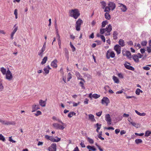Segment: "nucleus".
<instances>
[{
  "mask_svg": "<svg viewBox=\"0 0 151 151\" xmlns=\"http://www.w3.org/2000/svg\"><path fill=\"white\" fill-rule=\"evenodd\" d=\"M39 103L40 105L42 107H45L46 106V102L45 101L42 100H40L39 101Z\"/></svg>",
  "mask_w": 151,
  "mask_h": 151,
  "instance_id": "nucleus-25",
  "label": "nucleus"
},
{
  "mask_svg": "<svg viewBox=\"0 0 151 151\" xmlns=\"http://www.w3.org/2000/svg\"><path fill=\"white\" fill-rule=\"evenodd\" d=\"M118 34V33H117V32H116V31H114V32L113 33V37L114 38V40H116L117 39V35Z\"/></svg>",
  "mask_w": 151,
  "mask_h": 151,
  "instance_id": "nucleus-31",
  "label": "nucleus"
},
{
  "mask_svg": "<svg viewBox=\"0 0 151 151\" xmlns=\"http://www.w3.org/2000/svg\"><path fill=\"white\" fill-rule=\"evenodd\" d=\"M105 120L107 122V124L109 125H110L111 124V119L109 114H107L105 116Z\"/></svg>",
  "mask_w": 151,
  "mask_h": 151,
  "instance_id": "nucleus-13",
  "label": "nucleus"
},
{
  "mask_svg": "<svg viewBox=\"0 0 151 151\" xmlns=\"http://www.w3.org/2000/svg\"><path fill=\"white\" fill-rule=\"evenodd\" d=\"M101 102L102 104H105L106 106H107L110 103V101L107 97H104L102 99Z\"/></svg>",
  "mask_w": 151,
  "mask_h": 151,
  "instance_id": "nucleus-10",
  "label": "nucleus"
},
{
  "mask_svg": "<svg viewBox=\"0 0 151 151\" xmlns=\"http://www.w3.org/2000/svg\"><path fill=\"white\" fill-rule=\"evenodd\" d=\"M47 56L45 57L43 59L42 61L41 62V64L42 65H43L44 64H45L46 63V62L47 60Z\"/></svg>",
  "mask_w": 151,
  "mask_h": 151,
  "instance_id": "nucleus-32",
  "label": "nucleus"
},
{
  "mask_svg": "<svg viewBox=\"0 0 151 151\" xmlns=\"http://www.w3.org/2000/svg\"><path fill=\"white\" fill-rule=\"evenodd\" d=\"M72 78L71 74L70 73H68L67 77V80L68 81H69L70 79Z\"/></svg>",
  "mask_w": 151,
  "mask_h": 151,
  "instance_id": "nucleus-43",
  "label": "nucleus"
},
{
  "mask_svg": "<svg viewBox=\"0 0 151 151\" xmlns=\"http://www.w3.org/2000/svg\"><path fill=\"white\" fill-rule=\"evenodd\" d=\"M0 140H1L3 141H4L5 140V138L2 134H0Z\"/></svg>",
  "mask_w": 151,
  "mask_h": 151,
  "instance_id": "nucleus-46",
  "label": "nucleus"
},
{
  "mask_svg": "<svg viewBox=\"0 0 151 151\" xmlns=\"http://www.w3.org/2000/svg\"><path fill=\"white\" fill-rule=\"evenodd\" d=\"M86 147L89 150L96 151V149L95 147L94 146H91L90 145H88Z\"/></svg>",
  "mask_w": 151,
  "mask_h": 151,
  "instance_id": "nucleus-24",
  "label": "nucleus"
},
{
  "mask_svg": "<svg viewBox=\"0 0 151 151\" xmlns=\"http://www.w3.org/2000/svg\"><path fill=\"white\" fill-rule=\"evenodd\" d=\"M4 88V86L2 85V83L0 82V91H2Z\"/></svg>",
  "mask_w": 151,
  "mask_h": 151,
  "instance_id": "nucleus-53",
  "label": "nucleus"
},
{
  "mask_svg": "<svg viewBox=\"0 0 151 151\" xmlns=\"http://www.w3.org/2000/svg\"><path fill=\"white\" fill-rule=\"evenodd\" d=\"M135 46L137 49H139L141 47L139 43L135 44Z\"/></svg>",
  "mask_w": 151,
  "mask_h": 151,
  "instance_id": "nucleus-51",
  "label": "nucleus"
},
{
  "mask_svg": "<svg viewBox=\"0 0 151 151\" xmlns=\"http://www.w3.org/2000/svg\"><path fill=\"white\" fill-rule=\"evenodd\" d=\"M96 125L97 127L96 131L97 132H99V130L100 129L101 125V124H99L98 123L96 124Z\"/></svg>",
  "mask_w": 151,
  "mask_h": 151,
  "instance_id": "nucleus-34",
  "label": "nucleus"
},
{
  "mask_svg": "<svg viewBox=\"0 0 151 151\" xmlns=\"http://www.w3.org/2000/svg\"><path fill=\"white\" fill-rule=\"evenodd\" d=\"M14 14L15 16L16 19H17L18 18L17 15H18V12H17V9H15L14 12Z\"/></svg>",
  "mask_w": 151,
  "mask_h": 151,
  "instance_id": "nucleus-42",
  "label": "nucleus"
},
{
  "mask_svg": "<svg viewBox=\"0 0 151 151\" xmlns=\"http://www.w3.org/2000/svg\"><path fill=\"white\" fill-rule=\"evenodd\" d=\"M64 51L65 52V56L68 59L69 58V52L66 48H65Z\"/></svg>",
  "mask_w": 151,
  "mask_h": 151,
  "instance_id": "nucleus-35",
  "label": "nucleus"
},
{
  "mask_svg": "<svg viewBox=\"0 0 151 151\" xmlns=\"http://www.w3.org/2000/svg\"><path fill=\"white\" fill-rule=\"evenodd\" d=\"M129 65H127V63H125L124 64L125 67L127 69L133 71L134 70V68L132 66L130 65L129 63H127Z\"/></svg>",
  "mask_w": 151,
  "mask_h": 151,
  "instance_id": "nucleus-17",
  "label": "nucleus"
},
{
  "mask_svg": "<svg viewBox=\"0 0 151 151\" xmlns=\"http://www.w3.org/2000/svg\"><path fill=\"white\" fill-rule=\"evenodd\" d=\"M0 70L3 75H5L7 72L6 70L3 67L0 68Z\"/></svg>",
  "mask_w": 151,
  "mask_h": 151,
  "instance_id": "nucleus-29",
  "label": "nucleus"
},
{
  "mask_svg": "<svg viewBox=\"0 0 151 151\" xmlns=\"http://www.w3.org/2000/svg\"><path fill=\"white\" fill-rule=\"evenodd\" d=\"M143 69L145 70H148L150 69V68L147 66H144L143 67Z\"/></svg>",
  "mask_w": 151,
  "mask_h": 151,
  "instance_id": "nucleus-60",
  "label": "nucleus"
},
{
  "mask_svg": "<svg viewBox=\"0 0 151 151\" xmlns=\"http://www.w3.org/2000/svg\"><path fill=\"white\" fill-rule=\"evenodd\" d=\"M118 76L120 78H123V75L121 73H119L118 74Z\"/></svg>",
  "mask_w": 151,
  "mask_h": 151,
  "instance_id": "nucleus-59",
  "label": "nucleus"
},
{
  "mask_svg": "<svg viewBox=\"0 0 151 151\" xmlns=\"http://www.w3.org/2000/svg\"><path fill=\"white\" fill-rule=\"evenodd\" d=\"M102 5L103 6L102 8L103 9H104V8L106 7V2L104 1H102L101 2Z\"/></svg>",
  "mask_w": 151,
  "mask_h": 151,
  "instance_id": "nucleus-45",
  "label": "nucleus"
},
{
  "mask_svg": "<svg viewBox=\"0 0 151 151\" xmlns=\"http://www.w3.org/2000/svg\"><path fill=\"white\" fill-rule=\"evenodd\" d=\"M108 22L107 20L103 21L102 23L101 26L102 27H104L108 23Z\"/></svg>",
  "mask_w": 151,
  "mask_h": 151,
  "instance_id": "nucleus-37",
  "label": "nucleus"
},
{
  "mask_svg": "<svg viewBox=\"0 0 151 151\" xmlns=\"http://www.w3.org/2000/svg\"><path fill=\"white\" fill-rule=\"evenodd\" d=\"M89 101V100L86 98L85 99V100L84 102V103L85 104H88V101Z\"/></svg>",
  "mask_w": 151,
  "mask_h": 151,
  "instance_id": "nucleus-62",
  "label": "nucleus"
},
{
  "mask_svg": "<svg viewBox=\"0 0 151 151\" xmlns=\"http://www.w3.org/2000/svg\"><path fill=\"white\" fill-rule=\"evenodd\" d=\"M80 104V102H78V103H75V102H73V106L74 107L77 106L78 105Z\"/></svg>",
  "mask_w": 151,
  "mask_h": 151,
  "instance_id": "nucleus-61",
  "label": "nucleus"
},
{
  "mask_svg": "<svg viewBox=\"0 0 151 151\" xmlns=\"http://www.w3.org/2000/svg\"><path fill=\"white\" fill-rule=\"evenodd\" d=\"M79 84L80 85L82 88L85 89V87L84 85V83L82 81H80L79 82Z\"/></svg>",
  "mask_w": 151,
  "mask_h": 151,
  "instance_id": "nucleus-47",
  "label": "nucleus"
},
{
  "mask_svg": "<svg viewBox=\"0 0 151 151\" xmlns=\"http://www.w3.org/2000/svg\"><path fill=\"white\" fill-rule=\"evenodd\" d=\"M88 119L92 122H94L96 121V120L94 118V116L91 114H89L88 115Z\"/></svg>",
  "mask_w": 151,
  "mask_h": 151,
  "instance_id": "nucleus-23",
  "label": "nucleus"
},
{
  "mask_svg": "<svg viewBox=\"0 0 151 151\" xmlns=\"http://www.w3.org/2000/svg\"><path fill=\"white\" fill-rule=\"evenodd\" d=\"M137 114L140 116H145L146 115V113H140L139 112Z\"/></svg>",
  "mask_w": 151,
  "mask_h": 151,
  "instance_id": "nucleus-57",
  "label": "nucleus"
},
{
  "mask_svg": "<svg viewBox=\"0 0 151 151\" xmlns=\"http://www.w3.org/2000/svg\"><path fill=\"white\" fill-rule=\"evenodd\" d=\"M70 45L71 48L72 49V51L73 52L75 51L76 50V48L72 44L71 42H70Z\"/></svg>",
  "mask_w": 151,
  "mask_h": 151,
  "instance_id": "nucleus-41",
  "label": "nucleus"
},
{
  "mask_svg": "<svg viewBox=\"0 0 151 151\" xmlns=\"http://www.w3.org/2000/svg\"><path fill=\"white\" fill-rule=\"evenodd\" d=\"M105 18L107 20H110L111 18V16L108 12L106 13L104 15Z\"/></svg>",
  "mask_w": 151,
  "mask_h": 151,
  "instance_id": "nucleus-30",
  "label": "nucleus"
},
{
  "mask_svg": "<svg viewBox=\"0 0 151 151\" xmlns=\"http://www.w3.org/2000/svg\"><path fill=\"white\" fill-rule=\"evenodd\" d=\"M48 150L49 151H56V145L55 143L52 144L48 147Z\"/></svg>",
  "mask_w": 151,
  "mask_h": 151,
  "instance_id": "nucleus-11",
  "label": "nucleus"
},
{
  "mask_svg": "<svg viewBox=\"0 0 151 151\" xmlns=\"http://www.w3.org/2000/svg\"><path fill=\"white\" fill-rule=\"evenodd\" d=\"M115 53L114 51L110 49L106 52V56L107 59H109L110 58H113L115 57Z\"/></svg>",
  "mask_w": 151,
  "mask_h": 151,
  "instance_id": "nucleus-3",
  "label": "nucleus"
},
{
  "mask_svg": "<svg viewBox=\"0 0 151 151\" xmlns=\"http://www.w3.org/2000/svg\"><path fill=\"white\" fill-rule=\"evenodd\" d=\"M147 42L146 41H143L141 42V45L143 46H145L146 45Z\"/></svg>",
  "mask_w": 151,
  "mask_h": 151,
  "instance_id": "nucleus-56",
  "label": "nucleus"
},
{
  "mask_svg": "<svg viewBox=\"0 0 151 151\" xmlns=\"http://www.w3.org/2000/svg\"><path fill=\"white\" fill-rule=\"evenodd\" d=\"M58 45H59V48H61V41L60 39H58Z\"/></svg>",
  "mask_w": 151,
  "mask_h": 151,
  "instance_id": "nucleus-49",
  "label": "nucleus"
},
{
  "mask_svg": "<svg viewBox=\"0 0 151 151\" xmlns=\"http://www.w3.org/2000/svg\"><path fill=\"white\" fill-rule=\"evenodd\" d=\"M97 37H100L102 40L104 42H105L106 41V40L105 37L104 36L101 35H99V34L97 35Z\"/></svg>",
  "mask_w": 151,
  "mask_h": 151,
  "instance_id": "nucleus-36",
  "label": "nucleus"
},
{
  "mask_svg": "<svg viewBox=\"0 0 151 151\" xmlns=\"http://www.w3.org/2000/svg\"><path fill=\"white\" fill-rule=\"evenodd\" d=\"M75 75L77 77L78 79L81 80L83 81L84 82H85V80L82 78V76L80 75L79 72L77 71L76 72H75Z\"/></svg>",
  "mask_w": 151,
  "mask_h": 151,
  "instance_id": "nucleus-19",
  "label": "nucleus"
},
{
  "mask_svg": "<svg viewBox=\"0 0 151 151\" xmlns=\"http://www.w3.org/2000/svg\"><path fill=\"white\" fill-rule=\"evenodd\" d=\"M147 51L148 53H150L151 52V47H147Z\"/></svg>",
  "mask_w": 151,
  "mask_h": 151,
  "instance_id": "nucleus-50",
  "label": "nucleus"
},
{
  "mask_svg": "<svg viewBox=\"0 0 151 151\" xmlns=\"http://www.w3.org/2000/svg\"><path fill=\"white\" fill-rule=\"evenodd\" d=\"M40 109L39 106L38 104H34L32 106V112H34Z\"/></svg>",
  "mask_w": 151,
  "mask_h": 151,
  "instance_id": "nucleus-21",
  "label": "nucleus"
},
{
  "mask_svg": "<svg viewBox=\"0 0 151 151\" xmlns=\"http://www.w3.org/2000/svg\"><path fill=\"white\" fill-rule=\"evenodd\" d=\"M119 45H120L121 47L122 46V47H123L125 45L124 41L122 39H120L119 40Z\"/></svg>",
  "mask_w": 151,
  "mask_h": 151,
  "instance_id": "nucleus-27",
  "label": "nucleus"
},
{
  "mask_svg": "<svg viewBox=\"0 0 151 151\" xmlns=\"http://www.w3.org/2000/svg\"><path fill=\"white\" fill-rule=\"evenodd\" d=\"M69 13L70 16L76 19H77L80 14L79 11L76 9L69 10Z\"/></svg>",
  "mask_w": 151,
  "mask_h": 151,
  "instance_id": "nucleus-1",
  "label": "nucleus"
},
{
  "mask_svg": "<svg viewBox=\"0 0 151 151\" xmlns=\"http://www.w3.org/2000/svg\"><path fill=\"white\" fill-rule=\"evenodd\" d=\"M140 92V89L139 88H137L136 91L135 93H136L137 95H139V94Z\"/></svg>",
  "mask_w": 151,
  "mask_h": 151,
  "instance_id": "nucleus-54",
  "label": "nucleus"
},
{
  "mask_svg": "<svg viewBox=\"0 0 151 151\" xmlns=\"http://www.w3.org/2000/svg\"><path fill=\"white\" fill-rule=\"evenodd\" d=\"M58 63L57 60L55 59L51 63V66L53 68H56L58 66L57 63Z\"/></svg>",
  "mask_w": 151,
  "mask_h": 151,
  "instance_id": "nucleus-18",
  "label": "nucleus"
},
{
  "mask_svg": "<svg viewBox=\"0 0 151 151\" xmlns=\"http://www.w3.org/2000/svg\"><path fill=\"white\" fill-rule=\"evenodd\" d=\"M50 69H51V68L50 67V66L48 65L45 67L43 70L46 74H47L49 73V70Z\"/></svg>",
  "mask_w": 151,
  "mask_h": 151,
  "instance_id": "nucleus-22",
  "label": "nucleus"
},
{
  "mask_svg": "<svg viewBox=\"0 0 151 151\" xmlns=\"http://www.w3.org/2000/svg\"><path fill=\"white\" fill-rule=\"evenodd\" d=\"M121 47L119 45H116L114 46V49L115 50L118 55L120 54L121 52Z\"/></svg>",
  "mask_w": 151,
  "mask_h": 151,
  "instance_id": "nucleus-9",
  "label": "nucleus"
},
{
  "mask_svg": "<svg viewBox=\"0 0 151 151\" xmlns=\"http://www.w3.org/2000/svg\"><path fill=\"white\" fill-rule=\"evenodd\" d=\"M100 96V95L96 93L93 94L92 95V93H90L89 94L88 96V97L90 99H92V98H93L95 99H97Z\"/></svg>",
  "mask_w": 151,
  "mask_h": 151,
  "instance_id": "nucleus-14",
  "label": "nucleus"
},
{
  "mask_svg": "<svg viewBox=\"0 0 151 151\" xmlns=\"http://www.w3.org/2000/svg\"><path fill=\"white\" fill-rule=\"evenodd\" d=\"M132 58L134 61L137 63H138L139 62V59H138V57L136 55H133L132 56Z\"/></svg>",
  "mask_w": 151,
  "mask_h": 151,
  "instance_id": "nucleus-26",
  "label": "nucleus"
},
{
  "mask_svg": "<svg viewBox=\"0 0 151 151\" xmlns=\"http://www.w3.org/2000/svg\"><path fill=\"white\" fill-rule=\"evenodd\" d=\"M14 29L13 30V32L15 33L18 29V27L16 26V25H15L14 27Z\"/></svg>",
  "mask_w": 151,
  "mask_h": 151,
  "instance_id": "nucleus-52",
  "label": "nucleus"
},
{
  "mask_svg": "<svg viewBox=\"0 0 151 151\" xmlns=\"http://www.w3.org/2000/svg\"><path fill=\"white\" fill-rule=\"evenodd\" d=\"M119 6L121 7V9L122 11L124 12L126 11L127 8L126 6L121 3H119Z\"/></svg>",
  "mask_w": 151,
  "mask_h": 151,
  "instance_id": "nucleus-20",
  "label": "nucleus"
},
{
  "mask_svg": "<svg viewBox=\"0 0 151 151\" xmlns=\"http://www.w3.org/2000/svg\"><path fill=\"white\" fill-rule=\"evenodd\" d=\"M122 53L124 55L127 56L128 58H130L131 57V53L129 51L124 49L122 50Z\"/></svg>",
  "mask_w": 151,
  "mask_h": 151,
  "instance_id": "nucleus-12",
  "label": "nucleus"
},
{
  "mask_svg": "<svg viewBox=\"0 0 151 151\" xmlns=\"http://www.w3.org/2000/svg\"><path fill=\"white\" fill-rule=\"evenodd\" d=\"M98 137L100 139H101L102 140H104V138L102 137L101 134H99Z\"/></svg>",
  "mask_w": 151,
  "mask_h": 151,
  "instance_id": "nucleus-63",
  "label": "nucleus"
},
{
  "mask_svg": "<svg viewBox=\"0 0 151 151\" xmlns=\"http://www.w3.org/2000/svg\"><path fill=\"white\" fill-rule=\"evenodd\" d=\"M112 26L111 24H109L108 27H106L105 29H100V33L101 34H103L104 32H106L105 33L106 35H110V32L112 30Z\"/></svg>",
  "mask_w": 151,
  "mask_h": 151,
  "instance_id": "nucleus-2",
  "label": "nucleus"
},
{
  "mask_svg": "<svg viewBox=\"0 0 151 151\" xmlns=\"http://www.w3.org/2000/svg\"><path fill=\"white\" fill-rule=\"evenodd\" d=\"M110 88V87L109 86L107 85L105 86L104 87V89L106 91H107L108 89Z\"/></svg>",
  "mask_w": 151,
  "mask_h": 151,
  "instance_id": "nucleus-48",
  "label": "nucleus"
},
{
  "mask_svg": "<svg viewBox=\"0 0 151 151\" xmlns=\"http://www.w3.org/2000/svg\"><path fill=\"white\" fill-rule=\"evenodd\" d=\"M46 44V42H45L42 47L38 52V55L41 57H42L43 56V52L45 50Z\"/></svg>",
  "mask_w": 151,
  "mask_h": 151,
  "instance_id": "nucleus-7",
  "label": "nucleus"
},
{
  "mask_svg": "<svg viewBox=\"0 0 151 151\" xmlns=\"http://www.w3.org/2000/svg\"><path fill=\"white\" fill-rule=\"evenodd\" d=\"M57 138V139L54 138L52 136H50L48 135H46L45 136V138L48 140L52 142H58L60 140V138H59L57 137H55Z\"/></svg>",
  "mask_w": 151,
  "mask_h": 151,
  "instance_id": "nucleus-4",
  "label": "nucleus"
},
{
  "mask_svg": "<svg viewBox=\"0 0 151 151\" xmlns=\"http://www.w3.org/2000/svg\"><path fill=\"white\" fill-rule=\"evenodd\" d=\"M83 22L81 19H79L76 24V29L77 31H79L80 30L81 24L83 23Z\"/></svg>",
  "mask_w": 151,
  "mask_h": 151,
  "instance_id": "nucleus-6",
  "label": "nucleus"
},
{
  "mask_svg": "<svg viewBox=\"0 0 151 151\" xmlns=\"http://www.w3.org/2000/svg\"><path fill=\"white\" fill-rule=\"evenodd\" d=\"M151 134V131L147 130V131L145 133V137H148Z\"/></svg>",
  "mask_w": 151,
  "mask_h": 151,
  "instance_id": "nucleus-38",
  "label": "nucleus"
},
{
  "mask_svg": "<svg viewBox=\"0 0 151 151\" xmlns=\"http://www.w3.org/2000/svg\"><path fill=\"white\" fill-rule=\"evenodd\" d=\"M104 12H106V13L109 12H110V10H111L110 9V8L108 6H106L104 8Z\"/></svg>",
  "mask_w": 151,
  "mask_h": 151,
  "instance_id": "nucleus-33",
  "label": "nucleus"
},
{
  "mask_svg": "<svg viewBox=\"0 0 151 151\" xmlns=\"http://www.w3.org/2000/svg\"><path fill=\"white\" fill-rule=\"evenodd\" d=\"M108 6L111 10H113L115 8L116 5L113 2H109L108 4Z\"/></svg>",
  "mask_w": 151,
  "mask_h": 151,
  "instance_id": "nucleus-15",
  "label": "nucleus"
},
{
  "mask_svg": "<svg viewBox=\"0 0 151 151\" xmlns=\"http://www.w3.org/2000/svg\"><path fill=\"white\" fill-rule=\"evenodd\" d=\"M112 78L114 83L117 84L119 83V81L116 77L114 76H113Z\"/></svg>",
  "mask_w": 151,
  "mask_h": 151,
  "instance_id": "nucleus-28",
  "label": "nucleus"
},
{
  "mask_svg": "<svg viewBox=\"0 0 151 151\" xmlns=\"http://www.w3.org/2000/svg\"><path fill=\"white\" fill-rule=\"evenodd\" d=\"M130 123L134 126L136 127H137L138 125H137L135 122H130Z\"/></svg>",
  "mask_w": 151,
  "mask_h": 151,
  "instance_id": "nucleus-55",
  "label": "nucleus"
},
{
  "mask_svg": "<svg viewBox=\"0 0 151 151\" xmlns=\"http://www.w3.org/2000/svg\"><path fill=\"white\" fill-rule=\"evenodd\" d=\"M5 74L6 75V78L7 79L10 81L13 78L12 74L9 69L7 71L6 73Z\"/></svg>",
  "mask_w": 151,
  "mask_h": 151,
  "instance_id": "nucleus-8",
  "label": "nucleus"
},
{
  "mask_svg": "<svg viewBox=\"0 0 151 151\" xmlns=\"http://www.w3.org/2000/svg\"><path fill=\"white\" fill-rule=\"evenodd\" d=\"M52 125L55 129L60 130H63L66 126V125L64 123L63 124H60L58 123H54Z\"/></svg>",
  "mask_w": 151,
  "mask_h": 151,
  "instance_id": "nucleus-5",
  "label": "nucleus"
},
{
  "mask_svg": "<svg viewBox=\"0 0 151 151\" xmlns=\"http://www.w3.org/2000/svg\"><path fill=\"white\" fill-rule=\"evenodd\" d=\"M135 135H137V136H143L144 135V133H142L139 134V133H135Z\"/></svg>",
  "mask_w": 151,
  "mask_h": 151,
  "instance_id": "nucleus-58",
  "label": "nucleus"
},
{
  "mask_svg": "<svg viewBox=\"0 0 151 151\" xmlns=\"http://www.w3.org/2000/svg\"><path fill=\"white\" fill-rule=\"evenodd\" d=\"M87 139L88 141L90 144H92L93 143L94 141H93V140L92 139L89 137H88L87 138Z\"/></svg>",
  "mask_w": 151,
  "mask_h": 151,
  "instance_id": "nucleus-40",
  "label": "nucleus"
},
{
  "mask_svg": "<svg viewBox=\"0 0 151 151\" xmlns=\"http://www.w3.org/2000/svg\"><path fill=\"white\" fill-rule=\"evenodd\" d=\"M135 142L137 144H138L139 143H142V141L140 139H137L135 140Z\"/></svg>",
  "mask_w": 151,
  "mask_h": 151,
  "instance_id": "nucleus-39",
  "label": "nucleus"
},
{
  "mask_svg": "<svg viewBox=\"0 0 151 151\" xmlns=\"http://www.w3.org/2000/svg\"><path fill=\"white\" fill-rule=\"evenodd\" d=\"M35 114L36 116H38L39 115H41L42 112L40 111H37L36 113H35Z\"/></svg>",
  "mask_w": 151,
  "mask_h": 151,
  "instance_id": "nucleus-44",
  "label": "nucleus"
},
{
  "mask_svg": "<svg viewBox=\"0 0 151 151\" xmlns=\"http://www.w3.org/2000/svg\"><path fill=\"white\" fill-rule=\"evenodd\" d=\"M56 121L62 124H64V123L62 122V121L59 119H57Z\"/></svg>",
  "mask_w": 151,
  "mask_h": 151,
  "instance_id": "nucleus-64",
  "label": "nucleus"
},
{
  "mask_svg": "<svg viewBox=\"0 0 151 151\" xmlns=\"http://www.w3.org/2000/svg\"><path fill=\"white\" fill-rule=\"evenodd\" d=\"M0 122H1L2 124L4 125H14L15 124V123L14 122H8L4 120H2L0 121Z\"/></svg>",
  "mask_w": 151,
  "mask_h": 151,
  "instance_id": "nucleus-16",
  "label": "nucleus"
}]
</instances>
